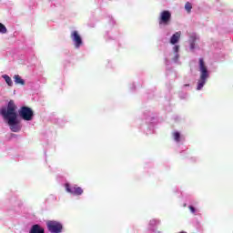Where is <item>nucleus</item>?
I'll use <instances>...</instances> for the list:
<instances>
[{"label":"nucleus","instance_id":"f257e3e1","mask_svg":"<svg viewBox=\"0 0 233 233\" xmlns=\"http://www.w3.org/2000/svg\"><path fill=\"white\" fill-rule=\"evenodd\" d=\"M17 106L14 100H10L6 107L1 109V115L6 119L12 132H19L21 127L17 124Z\"/></svg>","mask_w":233,"mask_h":233},{"label":"nucleus","instance_id":"f03ea898","mask_svg":"<svg viewBox=\"0 0 233 233\" xmlns=\"http://www.w3.org/2000/svg\"><path fill=\"white\" fill-rule=\"evenodd\" d=\"M198 66H199L200 77L198 81L197 90H201V88L205 86V84L207 83V79H208L210 75L208 74V68L207 67V65H205V60H203V58L198 59Z\"/></svg>","mask_w":233,"mask_h":233},{"label":"nucleus","instance_id":"7ed1b4c3","mask_svg":"<svg viewBox=\"0 0 233 233\" xmlns=\"http://www.w3.org/2000/svg\"><path fill=\"white\" fill-rule=\"evenodd\" d=\"M19 116L24 119V121H32L34 119V110L29 106H24L18 111Z\"/></svg>","mask_w":233,"mask_h":233},{"label":"nucleus","instance_id":"20e7f679","mask_svg":"<svg viewBox=\"0 0 233 233\" xmlns=\"http://www.w3.org/2000/svg\"><path fill=\"white\" fill-rule=\"evenodd\" d=\"M172 19V14L168 10H164L160 13L158 17V25L167 26L170 25V21Z\"/></svg>","mask_w":233,"mask_h":233},{"label":"nucleus","instance_id":"39448f33","mask_svg":"<svg viewBox=\"0 0 233 233\" xmlns=\"http://www.w3.org/2000/svg\"><path fill=\"white\" fill-rule=\"evenodd\" d=\"M46 225H47V230H49V232H51V233L63 232V224H61V222L48 220L46 222Z\"/></svg>","mask_w":233,"mask_h":233},{"label":"nucleus","instance_id":"423d86ee","mask_svg":"<svg viewBox=\"0 0 233 233\" xmlns=\"http://www.w3.org/2000/svg\"><path fill=\"white\" fill-rule=\"evenodd\" d=\"M71 39L74 41L76 48H79L83 45V39L77 31L71 33Z\"/></svg>","mask_w":233,"mask_h":233},{"label":"nucleus","instance_id":"0eeeda50","mask_svg":"<svg viewBox=\"0 0 233 233\" xmlns=\"http://www.w3.org/2000/svg\"><path fill=\"white\" fill-rule=\"evenodd\" d=\"M66 192H68L69 194H73L74 196H81V194H83V188H81V187L75 186L70 188V184H66Z\"/></svg>","mask_w":233,"mask_h":233},{"label":"nucleus","instance_id":"6e6552de","mask_svg":"<svg viewBox=\"0 0 233 233\" xmlns=\"http://www.w3.org/2000/svg\"><path fill=\"white\" fill-rule=\"evenodd\" d=\"M179 39H181V31L176 32L170 38L171 45H176L179 43Z\"/></svg>","mask_w":233,"mask_h":233},{"label":"nucleus","instance_id":"1a4fd4ad","mask_svg":"<svg viewBox=\"0 0 233 233\" xmlns=\"http://www.w3.org/2000/svg\"><path fill=\"white\" fill-rule=\"evenodd\" d=\"M29 233H45V228L39 224L33 225Z\"/></svg>","mask_w":233,"mask_h":233},{"label":"nucleus","instance_id":"9d476101","mask_svg":"<svg viewBox=\"0 0 233 233\" xmlns=\"http://www.w3.org/2000/svg\"><path fill=\"white\" fill-rule=\"evenodd\" d=\"M14 79H15V85H22V86H25V81L23 80V78H21V76L15 75V76H14Z\"/></svg>","mask_w":233,"mask_h":233},{"label":"nucleus","instance_id":"9b49d317","mask_svg":"<svg viewBox=\"0 0 233 233\" xmlns=\"http://www.w3.org/2000/svg\"><path fill=\"white\" fill-rule=\"evenodd\" d=\"M196 36H191L189 39V46H190V50H194V48H196Z\"/></svg>","mask_w":233,"mask_h":233},{"label":"nucleus","instance_id":"f8f14e48","mask_svg":"<svg viewBox=\"0 0 233 233\" xmlns=\"http://www.w3.org/2000/svg\"><path fill=\"white\" fill-rule=\"evenodd\" d=\"M2 77L5 79V83H7L8 86H13L14 82H12V78L10 76L4 75Z\"/></svg>","mask_w":233,"mask_h":233},{"label":"nucleus","instance_id":"ddd939ff","mask_svg":"<svg viewBox=\"0 0 233 233\" xmlns=\"http://www.w3.org/2000/svg\"><path fill=\"white\" fill-rule=\"evenodd\" d=\"M173 136H174L175 141H177V143H179L181 139V134H179V132H175Z\"/></svg>","mask_w":233,"mask_h":233},{"label":"nucleus","instance_id":"4468645a","mask_svg":"<svg viewBox=\"0 0 233 233\" xmlns=\"http://www.w3.org/2000/svg\"><path fill=\"white\" fill-rule=\"evenodd\" d=\"M185 8H186L187 12L190 13L192 10V4H190V2L186 3Z\"/></svg>","mask_w":233,"mask_h":233},{"label":"nucleus","instance_id":"2eb2a0df","mask_svg":"<svg viewBox=\"0 0 233 233\" xmlns=\"http://www.w3.org/2000/svg\"><path fill=\"white\" fill-rule=\"evenodd\" d=\"M7 30H6V26H5V25L0 23V34H6Z\"/></svg>","mask_w":233,"mask_h":233},{"label":"nucleus","instance_id":"dca6fc26","mask_svg":"<svg viewBox=\"0 0 233 233\" xmlns=\"http://www.w3.org/2000/svg\"><path fill=\"white\" fill-rule=\"evenodd\" d=\"M188 208H189V210L192 214H196V208L195 207L189 206Z\"/></svg>","mask_w":233,"mask_h":233},{"label":"nucleus","instance_id":"f3484780","mask_svg":"<svg viewBox=\"0 0 233 233\" xmlns=\"http://www.w3.org/2000/svg\"><path fill=\"white\" fill-rule=\"evenodd\" d=\"M173 50H174L175 54H177V52H179V46H175L173 47Z\"/></svg>","mask_w":233,"mask_h":233},{"label":"nucleus","instance_id":"a211bd4d","mask_svg":"<svg viewBox=\"0 0 233 233\" xmlns=\"http://www.w3.org/2000/svg\"><path fill=\"white\" fill-rule=\"evenodd\" d=\"M150 225H157V221L156 219H152L149 222Z\"/></svg>","mask_w":233,"mask_h":233},{"label":"nucleus","instance_id":"6ab92c4d","mask_svg":"<svg viewBox=\"0 0 233 233\" xmlns=\"http://www.w3.org/2000/svg\"><path fill=\"white\" fill-rule=\"evenodd\" d=\"M177 59H179V55L178 54L176 55L175 61H177Z\"/></svg>","mask_w":233,"mask_h":233},{"label":"nucleus","instance_id":"aec40b11","mask_svg":"<svg viewBox=\"0 0 233 233\" xmlns=\"http://www.w3.org/2000/svg\"><path fill=\"white\" fill-rule=\"evenodd\" d=\"M189 85H185L184 86H188Z\"/></svg>","mask_w":233,"mask_h":233}]
</instances>
